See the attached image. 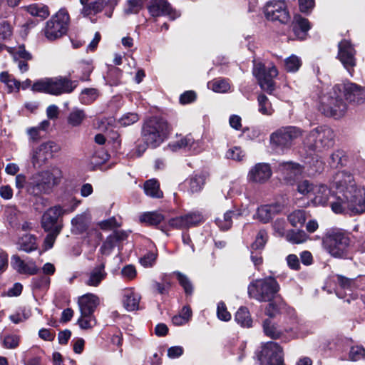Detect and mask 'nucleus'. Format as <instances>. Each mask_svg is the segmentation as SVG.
Masks as SVG:
<instances>
[{
  "label": "nucleus",
  "mask_w": 365,
  "mask_h": 365,
  "mask_svg": "<svg viewBox=\"0 0 365 365\" xmlns=\"http://www.w3.org/2000/svg\"><path fill=\"white\" fill-rule=\"evenodd\" d=\"M235 215V212L232 210L227 211L222 218L217 217L215 220V223L222 231L229 230L232 225V216Z\"/></svg>",
  "instance_id": "nucleus-45"
},
{
  "label": "nucleus",
  "mask_w": 365,
  "mask_h": 365,
  "mask_svg": "<svg viewBox=\"0 0 365 365\" xmlns=\"http://www.w3.org/2000/svg\"><path fill=\"white\" fill-rule=\"evenodd\" d=\"M11 265L14 269L21 274L34 275L39 271L35 262L26 264L18 255H14L11 257Z\"/></svg>",
  "instance_id": "nucleus-26"
},
{
  "label": "nucleus",
  "mask_w": 365,
  "mask_h": 365,
  "mask_svg": "<svg viewBox=\"0 0 365 365\" xmlns=\"http://www.w3.org/2000/svg\"><path fill=\"white\" fill-rule=\"evenodd\" d=\"M140 118L136 113H128L124 114L119 120L120 125L126 127L134 124L139 120Z\"/></svg>",
  "instance_id": "nucleus-53"
},
{
  "label": "nucleus",
  "mask_w": 365,
  "mask_h": 365,
  "mask_svg": "<svg viewBox=\"0 0 365 365\" xmlns=\"http://www.w3.org/2000/svg\"><path fill=\"white\" fill-rule=\"evenodd\" d=\"M197 100V93L192 90L183 92L179 98V102L181 105H187L194 103Z\"/></svg>",
  "instance_id": "nucleus-58"
},
{
  "label": "nucleus",
  "mask_w": 365,
  "mask_h": 365,
  "mask_svg": "<svg viewBox=\"0 0 365 365\" xmlns=\"http://www.w3.org/2000/svg\"><path fill=\"white\" fill-rule=\"evenodd\" d=\"M346 102L352 105H361L365 102V87L346 81L336 83L331 95L322 102L319 110L326 116L339 118L346 110Z\"/></svg>",
  "instance_id": "nucleus-2"
},
{
  "label": "nucleus",
  "mask_w": 365,
  "mask_h": 365,
  "mask_svg": "<svg viewBox=\"0 0 365 365\" xmlns=\"http://www.w3.org/2000/svg\"><path fill=\"white\" fill-rule=\"evenodd\" d=\"M47 233L44 241V247L46 250L51 249L53 247L54 242L58 236V235L61 233L58 230L55 229L53 232H46Z\"/></svg>",
  "instance_id": "nucleus-62"
},
{
  "label": "nucleus",
  "mask_w": 365,
  "mask_h": 365,
  "mask_svg": "<svg viewBox=\"0 0 365 365\" xmlns=\"http://www.w3.org/2000/svg\"><path fill=\"white\" fill-rule=\"evenodd\" d=\"M268 238L267 232L264 229L260 230L256 236L255 240L251 244V250L262 251Z\"/></svg>",
  "instance_id": "nucleus-47"
},
{
  "label": "nucleus",
  "mask_w": 365,
  "mask_h": 365,
  "mask_svg": "<svg viewBox=\"0 0 365 365\" xmlns=\"http://www.w3.org/2000/svg\"><path fill=\"white\" fill-rule=\"evenodd\" d=\"M106 277L107 273L105 271V264L101 263L96 265L90 272L86 284L91 287H98Z\"/></svg>",
  "instance_id": "nucleus-29"
},
{
  "label": "nucleus",
  "mask_w": 365,
  "mask_h": 365,
  "mask_svg": "<svg viewBox=\"0 0 365 365\" xmlns=\"http://www.w3.org/2000/svg\"><path fill=\"white\" fill-rule=\"evenodd\" d=\"M244 157V151L242 150L241 147L239 146H235L232 148H230L226 152V158L228 159H232L236 161H242Z\"/></svg>",
  "instance_id": "nucleus-56"
},
{
  "label": "nucleus",
  "mask_w": 365,
  "mask_h": 365,
  "mask_svg": "<svg viewBox=\"0 0 365 365\" xmlns=\"http://www.w3.org/2000/svg\"><path fill=\"white\" fill-rule=\"evenodd\" d=\"M337 284L344 290H349L352 292L353 288L355 287L354 279L347 278L342 275H337Z\"/></svg>",
  "instance_id": "nucleus-57"
},
{
  "label": "nucleus",
  "mask_w": 365,
  "mask_h": 365,
  "mask_svg": "<svg viewBox=\"0 0 365 365\" xmlns=\"http://www.w3.org/2000/svg\"><path fill=\"white\" fill-rule=\"evenodd\" d=\"M302 134V130L296 126L283 127L271 134L270 142L281 149L289 148Z\"/></svg>",
  "instance_id": "nucleus-13"
},
{
  "label": "nucleus",
  "mask_w": 365,
  "mask_h": 365,
  "mask_svg": "<svg viewBox=\"0 0 365 365\" xmlns=\"http://www.w3.org/2000/svg\"><path fill=\"white\" fill-rule=\"evenodd\" d=\"M78 81H71L67 77L45 78L36 81L31 86L34 92L43 93L53 96L71 93L78 86Z\"/></svg>",
  "instance_id": "nucleus-7"
},
{
  "label": "nucleus",
  "mask_w": 365,
  "mask_h": 365,
  "mask_svg": "<svg viewBox=\"0 0 365 365\" xmlns=\"http://www.w3.org/2000/svg\"><path fill=\"white\" fill-rule=\"evenodd\" d=\"M211 88L216 93H225L230 88V85L224 78L214 80L211 83Z\"/></svg>",
  "instance_id": "nucleus-55"
},
{
  "label": "nucleus",
  "mask_w": 365,
  "mask_h": 365,
  "mask_svg": "<svg viewBox=\"0 0 365 365\" xmlns=\"http://www.w3.org/2000/svg\"><path fill=\"white\" fill-rule=\"evenodd\" d=\"M37 237L35 235H24L19 240V250L30 253L38 249Z\"/></svg>",
  "instance_id": "nucleus-35"
},
{
  "label": "nucleus",
  "mask_w": 365,
  "mask_h": 365,
  "mask_svg": "<svg viewBox=\"0 0 365 365\" xmlns=\"http://www.w3.org/2000/svg\"><path fill=\"white\" fill-rule=\"evenodd\" d=\"M264 15L267 20L279 21L282 24H287L290 20V15L284 1L267 2Z\"/></svg>",
  "instance_id": "nucleus-16"
},
{
  "label": "nucleus",
  "mask_w": 365,
  "mask_h": 365,
  "mask_svg": "<svg viewBox=\"0 0 365 365\" xmlns=\"http://www.w3.org/2000/svg\"><path fill=\"white\" fill-rule=\"evenodd\" d=\"M28 12L34 17H40L41 20L49 16V9L47 6H40L36 4H31L27 8Z\"/></svg>",
  "instance_id": "nucleus-46"
},
{
  "label": "nucleus",
  "mask_w": 365,
  "mask_h": 365,
  "mask_svg": "<svg viewBox=\"0 0 365 365\" xmlns=\"http://www.w3.org/2000/svg\"><path fill=\"white\" fill-rule=\"evenodd\" d=\"M217 316L219 319L224 321V322H228L231 319V314L227 311L226 304L223 302H220L217 304Z\"/></svg>",
  "instance_id": "nucleus-59"
},
{
  "label": "nucleus",
  "mask_w": 365,
  "mask_h": 365,
  "mask_svg": "<svg viewBox=\"0 0 365 365\" xmlns=\"http://www.w3.org/2000/svg\"><path fill=\"white\" fill-rule=\"evenodd\" d=\"M173 127L162 115H152L143 120L140 136L145 137L153 149L160 147L172 134Z\"/></svg>",
  "instance_id": "nucleus-3"
},
{
  "label": "nucleus",
  "mask_w": 365,
  "mask_h": 365,
  "mask_svg": "<svg viewBox=\"0 0 365 365\" xmlns=\"http://www.w3.org/2000/svg\"><path fill=\"white\" fill-rule=\"evenodd\" d=\"M307 235L302 230H290L287 233V240L294 244H300L304 242L307 240Z\"/></svg>",
  "instance_id": "nucleus-49"
},
{
  "label": "nucleus",
  "mask_w": 365,
  "mask_h": 365,
  "mask_svg": "<svg viewBox=\"0 0 365 365\" xmlns=\"http://www.w3.org/2000/svg\"><path fill=\"white\" fill-rule=\"evenodd\" d=\"M235 322L244 328L252 327L253 320L249 309L247 307H240L235 314Z\"/></svg>",
  "instance_id": "nucleus-33"
},
{
  "label": "nucleus",
  "mask_w": 365,
  "mask_h": 365,
  "mask_svg": "<svg viewBox=\"0 0 365 365\" xmlns=\"http://www.w3.org/2000/svg\"><path fill=\"white\" fill-rule=\"evenodd\" d=\"M71 222V233L73 235H82L88 230L89 227L88 219L83 214L77 215Z\"/></svg>",
  "instance_id": "nucleus-34"
},
{
  "label": "nucleus",
  "mask_w": 365,
  "mask_h": 365,
  "mask_svg": "<svg viewBox=\"0 0 365 365\" xmlns=\"http://www.w3.org/2000/svg\"><path fill=\"white\" fill-rule=\"evenodd\" d=\"M302 64V61L298 56L292 55L285 59L284 68L287 72L294 73L299 69Z\"/></svg>",
  "instance_id": "nucleus-50"
},
{
  "label": "nucleus",
  "mask_w": 365,
  "mask_h": 365,
  "mask_svg": "<svg viewBox=\"0 0 365 365\" xmlns=\"http://www.w3.org/2000/svg\"><path fill=\"white\" fill-rule=\"evenodd\" d=\"M98 225L103 230H110L120 226L115 217H111L107 220H102L99 222Z\"/></svg>",
  "instance_id": "nucleus-61"
},
{
  "label": "nucleus",
  "mask_w": 365,
  "mask_h": 365,
  "mask_svg": "<svg viewBox=\"0 0 365 365\" xmlns=\"http://www.w3.org/2000/svg\"><path fill=\"white\" fill-rule=\"evenodd\" d=\"M66 210L58 205L47 209L41 216V226L44 232H53L55 229L61 232L63 227V220L60 219Z\"/></svg>",
  "instance_id": "nucleus-14"
},
{
  "label": "nucleus",
  "mask_w": 365,
  "mask_h": 365,
  "mask_svg": "<svg viewBox=\"0 0 365 365\" xmlns=\"http://www.w3.org/2000/svg\"><path fill=\"white\" fill-rule=\"evenodd\" d=\"M351 242L350 234L337 228L327 230L322 238L324 249L336 258L347 256Z\"/></svg>",
  "instance_id": "nucleus-5"
},
{
  "label": "nucleus",
  "mask_w": 365,
  "mask_h": 365,
  "mask_svg": "<svg viewBox=\"0 0 365 365\" xmlns=\"http://www.w3.org/2000/svg\"><path fill=\"white\" fill-rule=\"evenodd\" d=\"M173 274L180 286L182 288L186 299L191 298L194 293V285L190 279L180 271H174Z\"/></svg>",
  "instance_id": "nucleus-30"
},
{
  "label": "nucleus",
  "mask_w": 365,
  "mask_h": 365,
  "mask_svg": "<svg viewBox=\"0 0 365 365\" xmlns=\"http://www.w3.org/2000/svg\"><path fill=\"white\" fill-rule=\"evenodd\" d=\"M55 143L51 141L41 144L34 151L32 156V163L34 166L41 167L46 164L49 159L53 158Z\"/></svg>",
  "instance_id": "nucleus-24"
},
{
  "label": "nucleus",
  "mask_w": 365,
  "mask_h": 365,
  "mask_svg": "<svg viewBox=\"0 0 365 365\" xmlns=\"http://www.w3.org/2000/svg\"><path fill=\"white\" fill-rule=\"evenodd\" d=\"M79 1L83 6L81 14L84 17L101 13L106 5L105 0H79Z\"/></svg>",
  "instance_id": "nucleus-27"
},
{
  "label": "nucleus",
  "mask_w": 365,
  "mask_h": 365,
  "mask_svg": "<svg viewBox=\"0 0 365 365\" xmlns=\"http://www.w3.org/2000/svg\"><path fill=\"white\" fill-rule=\"evenodd\" d=\"M195 143V140L192 136L189 134L182 138L180 140L175 142H171L168 144V147L172 151H177L182 148H188L190 149Z\"/></svg>",
  "instance_id": "nucleus-44"
},
{
  "label": "nucleus",
  "mask_w": 365,
  "mask_h": 365,
  "mask_svg": "<svg viewBox=\"0 0 365 365\" xmlns=\"http://www.w3.org/2000/svg\"><path fill=\"white\" fill-rule=\"evenodd\" d=\"M158 257V251H148L142 257L140 258V264L145 267H152L156 262Z\"/></svg>",
  "instance_id": "nucleus-51"
},
{
  "label": "nucleus",
  "mask_w": 365,
  "mask_h": 365,
  "mask_svg": "<svg viewBox=\"0 0 365 365\" xmlns=\"http://www.w3.org/2000/svg\"><path fill=\"white\" fill-rule=\"evenodd\" d=\"M292 26L296 38L300 41H304L307 39L308 32L312 29V25L308 19L300 14H294Z\"/></svg>",
  "instance_id": "nucleus-25"
},
{
  "label": "nucleus",
  "mask_w": 365,
  "mask_h": 365,
  "mask_svg": "<svg viewBox=\"0 0 365 365\" xmlns=\"http://www.w3.org/2000/svg\"><path fill=\"white\" fill-rule=\"evenodd\" d=\"M51 279L46 275L33 277L31 282V287L33 291H46L49 289Z\"/></svg>",
  "instance_id": "nucleus-41"
},
{
  "label": "nucleus",
  "mask_w": 365,
  "mask_h": 365,
  "mask_svg": "<svg viewBox=\"0 0 365 365\" xmlns=\"http://www.w3.org/2000/svg\"><path fill=\"white\" fill-rule=\"evenodd\" d=\"M182 217L185 229L197 227L205 220L202 214L199 211L190 212L183 215Z\"/></svg>",
  "instance_id": "nucleus-38"
},
{
  "label": "nucleus",
  "mask_w": 365,
  "mask_h": 365,
  "mask_svg": "<svg viewBox=\"0 0 365 365\" xmlns=\"http://www.w3.org/2000/svg\"><path fill=\"white\" fill-rule=\"evenodd\" d=\"M365 356V349L363 346H352L349 353V358L351 361H356Z\"/></svg>",
  "instance_id": "nucleus-60"
},
{
  "label": "nucleus",
  "mask_w": 365,
  "mask_h": 365,
  "mask_svg": "<svg viewBox=\"0 0 365 365\" xmlns=\"http://www.w3.org/2000/svg\"><path fill=\"white\" fill-rule=\"evenodd\" d=\"M94 67L91 62L87 61H81L78 62L76 67V72L77 75L75 77L78 78L80 81H91V74L92 73Z\"/></svg>",
  "instance_id": "nucleus-31"
},
{
  "label": "nucleus",
  "mask_w": 365,
  "mask_h": 365,
  "mask_svg": "<svg viewBox=\"0 0 365 365\" xmlns=\"http://www.w3.org/2000/svg\"><path fill=\"white\" fill-rule=\"evenodd\" d=\"M272 175L271 165L267 163H258L252 166L248 172L247 180L255 184L266 183Z\"/></svg>",
  "instance_id": "nucleus-21"
},
{
  "label": "nucleus",
  "mask_w": 365,
  "mask_h": 365,
  "mask_svg": "<svg viewBox=\"0 0 365 365\" xmlns=\"http://www.w3.org/2000/svg\"><path fill=\"white\" fill-rule=\"evenodd\" d=\"M147 9L153 18L168 16L170 20L174 21L181 15L167 0H150Z\"/></svg>",
  "instance_id": "nucleus-17"
},
{
  "label": "nucleus",
  "mask_w": 365,
  "mask_h": 365,
  "mask_svg": "<svg viewBox=\"0 0 365 365\" xmlns=\"http://www.w3.org/2000/svg\"><path fill=\"white\" fill-rule=\"evenodd\" d=\"M2 346L5 349H14L19 346L20 337L16 334H7L1 336Z\"/></svg>",
  "instance_id": "nucleus-52"
},
{
  "label": "nucleus",
  "mask_w": 365,
  "mask_h": 365,
  "mask_svg": "<svg viewBox=\"0 0 365 365\" xmlns=\"http://www.w3.org/2000/svg\"><path fill=\"white\" fill-rule=\"evenodd\" d=\"M56 174L50 170L38 172L29 180L27 192L34 196L51 194L61 181L62 172L56 169Z\"/></svg>",
  "instance_id": "nucleus-4"
},
{
  "label": "nucleus",
  "mask_w": 365,
  "mask_h": 365,
  "mask_svg": "<svg viewBox=\"0 0 365 365\" xmlns=\"http://www.w3.org/2000/svg\"><path fill=\"white\" fill-rule=\"evenodd\" d=\"M128 237V235L124 230H114L109 235L102 243L99 252L103 255L108 256L113 249L117 247L119 252L123 250V242Z\"/></svg>",
  "instance_id": "nucleus-20"
},
{
  "label": "nucleus",
  "mask_w": 365,
  "mask_h": 365,
  "mask_svg": "<svg viewBox=\"0 0 365 365\" xmlns=\"http://www.w3.org/2000/svg\"><path fill=\"white\" fill-rule=\"evenodd\" d=\"M355 54L356 51L349 41L344 39L339 43L336 58L350 73L356 65Z\"/></svg>",
  "instance_id": "nucleus-18"
},
{
  "label": "nucleus",
  "mask_w": 365,
  "mask_h": 365,
  "mask_svg": "<svg viewBox=\"0 0 365 365\" xmlns=\"http://www.w3.org/2000/svg\"><path fill=\"white\" fill-rule=\"evenodd\" d=\"M252 72L261 89L272 95L275 90V82L273 78L278 75L276 66H272L267 68L264 63L259 62L255 64Z\"/></svg>",
  "instance_id": "nucleus-12"
},
{
  "label": "nucleus",
  "mask_w": 365,
  "mask_h": 365,
  "mask_svg": "<svg viewBox=\"0 0 365 365\" xmlns=\"http://www.w3.org/2000/svg\"><path fill=\"white\" fill-rule=\"evenodd\" d=\"M128 8L126 10L127 14H138L143 7V4L140 0H128Z\"/></svg>",
  "instance_id": "nucleus-64"
},
{
  "label": "nucleus",
  "mask_w": 365,
  "mask_h": 365,
  "mask_svg": "<svg viewBox=\"0 0 365 365\" xmlns=\"http://www.w3.org/2000/svg\"><path fill=\"white\" fill-rule=\"evenodd\" d=\"M267 302L264 314L268 318L277 319L279 322L289 321L292 324H298L295 309L289 306L279 294Z\"/></svg>",
  "instance_id": "nucleus-9"
},
{
  "label": "nucleus",
  "mask_w": 365,
  "mask_h": 365,
  "mask_svg": "<svg viewBox=\"0 0 365 365\" xmlns=\"http://www.w3.org/2000/svg\"><path fill=\"white\" fill-rule=\"evenodd\" d=\"M242 135L247 140H255L259 137L261 131L256 127H245L242 128Z\"/></svg>",
  "instance_id": "nucleus-63"
},
{
  "label": "nucleus",
  "mask_w": 365,
  "mask_h": 365,
  "mask_svg": "<svg viewBox=\"0 0 365 365\" xmlns=\"http://www.w3.org/2000/svg\"><path fill=\"white\" fill-rule=\"evenodd\" d=\"M189 185V190L192 192H200L205 184V176L204 174H193L187 180Z\"/></svg>",
  "instance_id": "nucleus-39"
},
{
  "label": "nucleus",
  "mask_w": 365,
  "mask_h": 365,
  "mask_svg": "<svg viewBox=\"0 0 365 365\" xmlns=\"http://www.w3.org/2000/svg\"><path fill=\"white\" fill-rule=\"evenodd\" d=\"M259 365H285L282 347L277 342L268 341L257 354Z\"/></svg>",
  "instance_id": "nucleus-11"
},
{
  "label": "nucleus",
  "mask_w": 365,
  "mask_h": 365,
  "mask_svg": "<svg viewBox=\"0 0 365 365\" xmlns=\"http://www.w3.org/2000/svg\"><path fill=\"white\" fill-rule=\"evenodd\" d=\"M185 229L182 215L170 218L167 222L163 223L159 227V230L169 236L170 230H183Z\"/></svg>",
  "instance_id": "nucleus-37"
},
{
  "label": "nucleus",
  "mask_w": 365,
  "mask_h": 365,
  "mask_svg": "<svg viewBox=\"0 0 365 365\" xmlns=\"http://www.w3.org/2000/svg\"><path fill=\"white\" fill-rule=\"evenodd\" d=\"M99 97V91L97 88H84L80 95V101L84 105H91Z\"/></svg>",
  "instance_id": "nucleus-42"
},
{
  "label": "nucleus",
  "mask_w": 365,
  "mask_h": 365,
  "mask_svg": "<svg viewBox=\"0 0 365 365\" xmlns=\"http://www.w3.org/2000/svg\"><path fill=\"white\" fill-rule=\"evenodd\" d=\"M143 190L145 195L152 198L160 199L163 197V192L160 187V182L155 178L146 180L143 185Z\"/></svg>",
  "instance_id": "nucleus-32"
},
{
  "label": "nucleus",
  "mask_w": 365,
  "mask_h": 365,
  "mask_svg": "<svg viewBox=\"0 0 365 365\" xmlns=\"http://www.w3.org/2000/svg\"><path fill=\"white\" fill-rule=\"evenodd\" d=\"M69 24L68 11L66 8H61L46 21L43 32L48 41H53L67 34Z\"/></svg>",
  "instance_id": "nucleus-8"
},
{
  "label": "nucleus",
  "mask_w": 365,
  "mask_h": 365,
  "mask_svg": "<svg viewBox=\"0 0 365 365\" xmlns=\"http://www.w3.org/2000/svg\"><path fill=\"white\" fill-rule=\"evenodd\" d=\"M78 304L81 314L83 317H89L96 312L100 304V299L95 294L86 293L78 297Z\"/></svg>",
  "instance_id": "nucleus-23"
},
{
  "label": "nucleus",
  "mask_w": 365,
  "mask_h": 365,
  "mask_svg": "<svg viewBox=\"0 0 365 365\" xmlns=\"http://www.w3.org/2000/svg\"><path fill=\"white\" fill-rule=\"evenodd\" d=\"M165 215L158 211L145 212L140 217V221L142 223L158 230L159 227L165 223Z\"/></svg>",
  "instance_id": "nucleus-28"
},
{
  "label": "nucleus",
  "mask_w": 365,
  "mask_h": 365,
  "mask_svg": "<svg viewBox=\"0 0 365 365\" xmlns=\"http://www.w3.org/2000/svg\"><path fill=\"white\" fill-rule=\"evenodd\" d=\"M140 296L132 290L126 291L123 295V307L129 312L138 309Z\"/></svg>",
  "instance_id": "nucleus-36"
},
{
  "label": "nucleus",
  "mask_w": 365,
  "mask_h": 365,
  "mask_svg": "<svg viewBox=\"0 0 365 365\" xmlns=\"http://www.w3.org/2000/svg\"><path fill=\"white\" fill-rule=\"evenodd\" d=\"M279 168L286 175L284 180L289 183L293 185L297 183V190L299 193L303 195H307L310 192L314 191V185L311 183L308 180H303L297 181L298 178L302 175L301 165L297 163L292 162H282L279 163Z\"/></svg>",
  "instance_id": "nucleus-10"
},
{
  "label": "nucleus",
  "mask_w": 365,
  "mask_h": 365,
  "mask_svg": "<svg viewBox=\"0 0 365 365\" xmlns=\"http://www.w3.org/2000/svg\"><path fill=\"white\" fill-rule=\"evenodd\" d=\"M280 285L273 277L252 279L247 287L250 299L259 302H267L279 294Z\"/></svg>",
  "instance_id": "nucleus-6"
},
{
  "label": "nucleus",
  "mask_w": 365,
  "mask_h": 365,
  "mask_svg": "<svg viewBox=\"0 0 365 365\" xmlns=\"http://www.w3.org/2000/svg\"><path fill=\"white\" fill-rule=\"evenodd\" d=\"M287 220L293 227H302L306 221L305 212L303 210H294L288 215Z\"/></svg>",
  "instance_id": "nucleus-48"
},
{
  "label": "nucleus",
  "mask_w": 365,
  "mask_h": 365,
  "mask_svg": "<svg viewBox=\"0 0 365 365\" xmlns=\"http://www.w3.org/2000/svg\"><path fill=\"white\" fill-rule=\"evenodd\" d=\"M274 318H267L262 322L264 334L272 339H279L285 333L293 331L297 324H292L289 321L276 322Z\"/></svg>",
  "instance_id": "nucleus-15"
},
{
  "label": "nucleus",
  "mask_w": 365,
  "mask_h": 365,
  "mask_svg": "<svg viewBox=\"0 0 365 365\" xmlns=\"http://www.w3.org/2000/svg\"><path fill=\"white\" fill-rule=\"evenodd\" d=\"M313 138L315 149H325L334 145V132L327 126H319L313 129L309 134Z\"/></svg>",
  "instance_id": "nucleus-19"
},
{
  "label": "nucleus",
  "mask_w": 365,
  "mask_h": 365,
  "mask_svg": "<svg viewBox=\"0 0 365 365\" xmlns=\"http://www.w3.org/2000/svg\"><path fill=\"white\" fill-rule=\"evenodd\" d=\"M258 111L264 115H272L274 109L272 107V103L264 93H260L257 96Z\"/></svg>",
  "instance_id": "nucleus-40"
},
{
  "label": "nucleus",
  "mask_w": 365,
  "mask_h": 365,
  "mask_svg": "<svg viewBox=\"0 0 365 365\" xmlns=\"http://www.w3.org/2000/svg\"><path fill=\"white\" fill-rule=\"evenodd\" d=\"M86 118V114L83 110L73 108L67 117V123L72 127H78L81 125Z\"/></svg>",
  "instance_id": "nucleus-43"
},
{
  "label": "nucleus",
  "mask_w": 365,
  "mask_h": 365,
  "mask_svg": "<svg viewBox=\"0 0 365 365\" xmlns=\"http://www.w3.org/2000/svg\"><path fill=\"white\" fill-rule=\"evenodd\" d=\"M78 324L82 329H89L93 327L96 324V319L94 314L89 317H81L77 321Z\"/></svg>",
  "instance_id": "nucleus-54"
},
{
  "label": "nucleus",
  "mask_w": 365,
  "mask_h": 365,
  "mask_svg": "<svg viewBox=\"0 0 365 365\" xmlns=\"http://www.w3.org/2000/svg\"><path fill=\"white\" fill-rule=\"evenodd\" d=\"M333 187L334 195L329 201L333 212L354 216L365 212V190L356 186L351 173L345 170L336 173Z\"/></svg>",
  "instance_id": "nucleus-1"
},
{
  "label": "nucleus",
  "mask_w": 365,
  "mask_h": 365,
  "mask_svg": "<svg viewBox=\"0 0 365 365\" xmlns=\"http://www.w3.org/2000/svg\"><path fill=\"white\" fill-rule=\"evenodd\" d=\"M284 205L278 202L259 206L254 218L263 224L270 222L274 217L279 215L283 210Z\"/></svg>",
  "instance_id": "nucleus-22"
}]
</instances>
